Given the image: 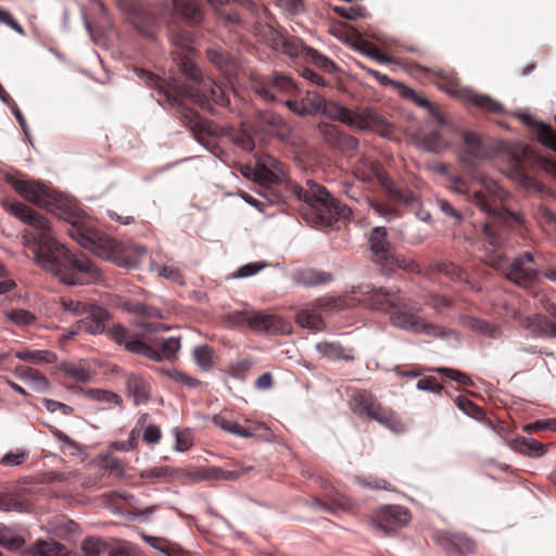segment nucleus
<instances>
[{
	"label": "nucleus",
	"mask_w": 556,
	"mask_h": 556,
	"mask_svg": "<svg viewBox=\"0 0 556 556\" xmlns=\"http://www.w3.org/2000/svg\"><path fill=\"white\" fill-rule=\"evenodd\" d=\"M174 14L169 23L172 42L181 50L176 53L175 60H179L181 73L189 79L186 84H168L153 73L136 68L137 77L155 90L154 97L162 105L168 104L177 108L181 123L191 130L198 141H203L204 136L212 135L211 124L203 119L195 111L181 104L180 99L187 98L204 110L214 113V105L226 106L229 98L224 89L211 78H203L200 68L192 63L193 33L188 26H179L177 17L190 24L202 21L203 14L194 0H173Z\"/></svg>",
	"instance_id": "obj_1"
},
{
	"label": "nucleus",
	"mask_w": 556,
	"mask_h": 556,
	"mask_svg": "<svg viewBox=\"0 0 556 556\" xmlns=\"http://www.w3.org/2000/svg\"><path fill=\"white\" fill-rule=\"evenodd\" d=\"M3 178L25 200L66 222L68 236L97 256L119 267L134 268L146 255L144 247L122 243L97 229L74 200L46 184L21 179L12 174H3Z\"/></svg>",
	"instance_id": "obj_2"
},
{
	"label": "nucleus",
	"mask_w": 556,
	"mask_h": 556,
	"mask_svg": "<svg viewBox=\"0 0 556 556\" xmlns=\"http://www.w3.org/2000/svg\"><path fill=\"white\" fill-rule=\"evenodd\" d=\"M3 206L28 225L23 235V243L27 255L31 254L38 266L58 276L68 286L88 285L100 279L99 268L89 258L72 253L55 239L46 217L17 200H4Z\"/></svg>",
	"instance_id": "obj_3"
},
{
	"label": "nucleus",
	"mask_w": 556,
	"mask_h": 556,
	"mask_svg": "<svg viewBox=\"0 0 556 556\" xmlns=\"http://www.w3.org/2000/svg\"><path fill=\"white\" fill-rule=\"evenodd\" d=\"M438 172L447 177L451 190L467 195L470 202L488 215L489 220L482 225L481 232L491 247H502L508 232L521 225V217L506 206L508 192L492 178L477 170L472 172L471 176L479 182L480 188L471 191L464 178L450 174L447 165L440 164Z\"/></svg>",
	"instance_id": "obj_4"
},
{
	"label": "nucleus",
	"mask_w": 556,
	"mask_h": 556,
	"mask_svg": "<svg viewBox=\"0 0 556 556\" xmlns=\"http://www.w3.org/2000/svg\"><path fill=\"white\" fill-rule=\"evenodd\" d=\"M352 294L354 296L318 299L316 306L343 308L359 303L372 309L389 313L390 321L394 327L431 337L444 336L443 328L422 318L418 314L421 307L412 299L403 296L400 291L361 285L353 288Z\"/></svg>",
	"instance_id": "obj_5"
},
{
	"label": "nucleus",
	"mask_w": 556,
	"mask_h": 556,
	"mask_svg": "<svg viewBox=\"0 0 556 556\" xmlns=\"http://www.w3.org/2000/svg\"><path fill=\"white\" fill-rule=\"evenodd\" d=\"M355 177L368 187L378 184L387 197V202L371 200L370 207L381 217L397 218L402 215L399 205L414 208L418 199L407 187L396 185L379 161L363 157L354 167Z\"/></svg>",
	"instance_id": "obj_6"
},
{
	"label": "nucleus",
	"mask_w": 556,
	"mask_h": 556,
	"mask_svg": "<svg viewBox=\"0 0 556 556\" xmlns=\"http://www.w3.org/2000/svg\"><path fill=\"white\" fill-rule=\"evenodd\" d=\"M291 193L306 204L305 218L315 227L330 228L334 222L351 218L352 208L332 198L325 187L307 180L305 187L290 182Z\"/></svg>",
	"instance_id": "obj_7"
},
{
	"label": "nucleus",
	"mask_w": 556,
	"mask_h": 556,
	"mask_svg": "<svg viewBox=\"0 0 556 556\" xmlns=\"http://www.w3.org/2000/svg\"><path fill=\"white\" fill-rule=\"evenodd\" d=\"M525 123L542 144L556 152V131L549 125L536 122L530 116L525 117ZM534 168L543 169L556 177V161L532 155L528 150H523L521 156L514 155L510 160L509 175L525 188H536Z\"/></svg>",
	"instance_id": "obj_8"
},
{
	"label": "nucleus",
	"mask_w": 556,
	"mask_h": 556,
	"mask_svg": "<svg viewBox=\"0 0 556 556\" xmlns=\"http://www.w3.org/2000/svg\"><path fill=\"white\" fill-rule=\"evenodd\" d=\"M420 71L424 72L426 77L439 89L444 90L452 96L462 97L473 105L488 112L498 113L502 111V105L489 96L477 93L468 88H463L460 79L452 70H430L427 67H420Z\"/></svg>",
	"instance_id": "obj_9"
},
{
	"label": "nucleus",
	"mask_w": 556,
	"mask_h": 556,
	"mask_svg": "<svg viewBox=\"0 0 556 556\" xmlns=\"http://www.w3.org/2000/svg\"><path fill=\"white\" fill-rule=\"evenodd\" d=\"M488 264L501 270L508 280L522 288H530L539 276V267L533 253L527 251L514 260L497 253L488 257Z\"/></svg>",
	"instance_id": "obj_10"
},
{
	"label": "nucleus",
	"mask_w": 556,
	"mask_h": 556,
	"mask_svg": "<svg viewBox=\"0 0 556 556\" xmlns=\"http://www.w3.org/2000/svg\"><path fill=\"white\" fill-rule=\"evenodd\" d=\"M350 406L355 415L376 420L391 430L395 431L401 426L399 416L391 408L382 406L377 397L367 390L355 391Z\"/></svg>",
	"instance_id": "obj_11"
},
{
	"label": "nucleus",
	"mask_w": 556,
	"mask_h": 556,
	"mask_svg": "<svg viewBox=\"0 0 556 556\" xmlns=\"http://www.w3.org/2000/svg\"><path fill=\"white\" fill-rule=\"evenodd\" d=\"M319 114L357 129H368L380 122L379 115L372 110L358 108L355 111H351L337 102H328L325 99Z\"/></svg>",
	"instance_id": "obj_12"
},
{
	"label": "nucleus",
	"mask_w": 556,
	"mask_h": 556,
	"mask_svg": "<svg viewBox=\"0 0 556 556\" xmlns=\"http://www.w3.org/2000/svg\"><path fill=\"white\" fill-rule=\"evenodd\" d=\"M233 319L237 324H244L257 333L268 336L286 334L291 331L290 323L278 315L268 314L262 311H243L235 314Z\"/></svg>",
	"instance_id": "obj_13"
},
{
	"label": "nucleus",
	"mask_w": 556,
	"mask_h": 556,
	"mask_svg": "<svg viewBox=\"0 0 556 556\" xmlns=\"http://www.w3.org/2000/svg\"><path fill=\"white\" fill-rule=\"evenodd\" d=\"M121 307L132 314L135 316L134 324L148 333H157L168 329L165 325L156 321L162 318V313L154 306L138 301H124Z\"/></svg>",
	"instance_id": "obj_14"
},
{
	"label": "nucleus",
	"mask_w": 556,
	"mask_h": 556,
	"mask_svg": "<svg viewBox=\"0 0 556 556\" xmlns=\"http://www.w3.org/2000/svg\"><path fill=\"white\" fill-rule=\"evenodd\" d=\"M252 89L267 102L277 100L276 93L292 94L296 89L292 78L274 73L268 77H257L252 80Z\"/></svg>",
	"instance_id": "obj_15"
},
{
	"label": "nucleus",
	"mask_w": 556,
	"mask_h": 556,
	"mask_svg": "<svg viewBox=\"0 0 556 556\" xmlns=\"http://www.w3.org/2000/svg\"><path fill=\"white\" fill-rule=\"evenodd\" d=\"M106 332L115 343L124 345L126 351L152 361H161V354L157 350L140 340L137 336L131 334L123 325L114 324Z\"/></svg>",
	"instance_id": "obj_16"
},
{
	"label": "nucleus",
	"mask_w": 556,
	"mask_h": 556,
	"mask_svg": "<svg viewBox=\"0 0 556 556\" xmlns=\"http://www.w3.org/2000/svg\"><path fill=\"white\" fill-rule=\"evenodd\" d=\"M412 518L409 510L401 505H384L374 515L376 528L383 533H393L405 527Z\"/></svg>",
	"instance_id": "obj_17"
},
{
	"label": "nucleus",
	"mask_w": 556,
	"mask_h": 556,
	"mask_svg": "<svg viewBox=\"0 0 556 556\" xmlns=\"http://www.w3.org/2000/svg\"><path fill=\"white\" fill-rule=\"evenodd\" d=\"M432 539L450 555L465 556L477 549V542L463 532L435 531Z\"/></svg>",
	"instance_id": "obj_18"
},
{
	"label": "nucleus",
	"mask_w": 556,
	"mask_h": 556,
	"mask_svg": "<svg viewBox=\"0 0 556 556\" xmlns=\"http://www.w3.org/2000/svg\"><path fill=\"white\" fill-rule=\"evenodd\" d=\"M371 260L381 268L394 264V249L388 238V230L384 227H374L368 238Z\"/></svg>",
	"instance_id": "obj_19"
},
{
	"label": "nucleus",
	"mask_w": 556,
	"mask_h": 556,
	"mask_svg": "<svg viewBox=\"0 0 556 556\" xmlns=\"http://www.w3.org/2000/svg\"><path fill=\"white\" fill-rule=\"evenodd\" d=\"M545 309L551 318L543 314H533L522 318L520 324L534 337L556 338V305L548 304Z\"/></svg>",
	"instance_id": "obj_20"
},
{
	"label": "nucleus",
	"mask_w": 556,
	"mask_h": 556,
	"mask_svg": "<svg viewBox=\"0 0 556 556\" xmlns=\"http://www.w3.org/2000/svg\"><path fill=\"white\" fill-rule=\"evenodd\" d=\"M81 316L84 317L75 325L76 330L70 332L71 336L81 331L89 334L102 333L105 331V323L111 317L108 309L92 303H89Z\"/></svg>",
	"instance_id": "obj_21"
},
{
	"label": "nucleus",
	"mask_w": 556,
	"mask_h": 556,
	"mask_svg": "<svg viewBox=\"0 0 556 556\" xmlns=\"http://www.w3.org/2000/svg\"><path fill=\"white\" fill-rule=\"evenodd\" d=\"M208 62L229 81L236 78L239 72V63L236 56L222 47L207 48L205 51Z\"/></svg>",
	"instance_id": "obj_22"
},
{
	"label": "nucleus",
	"mask_w": 556,
	"mask_h": 556,
	"mask_svg": "<svg viewBox=\"0 0 556 556\" xmlns=\"http://www.w3.org/2000/svg\"><path fill=\"white\" fill-rule=\"evenodd\" d=\"M318 132L324 141L331 148L341 151H353L358 146V140L353 136L344 134L338 126L320 122L317 125Z\"/></svg>",
	"instance_id": "obj_23"
},
{
	"label": "nucleus",
	"mask_w": 556,
	"mask_h": 556,
	"mask_svg": "<svg viewBox=\"0 0 556 556\" xmlns=\"http://www.w3.org/2000/svg\"><path fill=\"white\" fill-rule=\"evenodd\" d=\"M312 506L313 508L333 515L339 513H354L358 508L354 500L339 492L327 494L324 498H314Z\"/></svg>",
	"instance_id": "obj_24"
},
{
	"label": "nucleus",
	"mask_w": 556,
	"mask_h": 556,
	"mask_svg": "<svg viewBox=\"0 0 556 556\" xmlns=\"http://www.w3.org/2000/svg\"><path fill=\"white\" fill-rule=\"evenodd\" d=\"M217 11L220 21L225 26H239L242 23L238 5L250 8L253 3L250 0H208Z\"/></svg>",
	"instance_id": "obj_25"
},
{
	"label": "nucleus",
	"mask_w": 556,
	"mask_h": 556,
	"mask_svg": "<svg viewBox=\"0 0 556 556\" xmlns=\"http://www.w3.org/2000/svg\"><path fill=\"white\" fill-rule=\"evenodd\" d=\"M257 126L261 130L285 140L291 132V127L285 118L271 111H264L258 114Z\"/></svg>",
	"instance_id": "obj_26"
},
{
	"label": "nucleus",
	"mask_w": 556,
	"mask_h": 556,
	"mask_svg": "<svg viewBox=\"0 0 556 556\" xmlns=\"http://www.w3.org/2000/svg\"><path fill=\"white\" fill-rule=\"evenodd\" d=\"M324 99L315 91H307L301 100L288 99L285 104L299 116L317 115L320 113Z\"/></svg>",
	"instance_id": "obj_27"
},
{
	"label": "nucleus",
	"mask_w": 556,
	"mask_h": 556,
	"mask_svg": "<svg viewBox=\"0 0 556 556\" xmlns=\"http://www.w3.org/2000/svg\"><path fill=\"white\" fill-rule=\"evenodd\" d=\"M125 386L135 405L144 404L151 399V384L143 376L135 372L126 374Z\"/></svg>",
	"instance_id": "obj_28"
},
{
	"label": "nucleus",
	"mask_w": 556,
	"mask_h": 556,
	"mask_svg": "<svg viewBox=\"0 0 556 556\" xmlns=\"http://www.w3.org/2000/svg\"><path fill=\"white\" fill-rule=\"evenodd\" d=\"M258 167L256 178L262 184H275L279 177L277 173H282V164L274 156L265 154L258 157Z\"/></svg>",
	"instance_id": "obj_29"
},
{
	"label": "nucleus",
	"mask_w": 556,
	"mask_h": 556,
	"mask_svg": "<svg viewBox=\"0 0 556 556\" xmlns=\"http://www.w3.org/2000/svg\"><path fill=\"white\" fill-rule=\"evenodd\" d=\"M212 421L216 427L240 438H252L254 431L265 428V425L262 422H252L250 428H245L237 421L226 418V416L222 414L214 415Z\"/></svg>",
	"instance_id": "obj_30"
},
{
	"label": "nucleus",
	"mask_w": 556,
	"mask_h": 556,
	"mask_svg": "<svg viewBox=\"0 0 556 556\" xmlns=\"http://www.w3.org/2000/svg\"><path fill=\"white\" fill-rule=\"evenodd\" d=\"M464 143V152L467 156L462 159V163L467 169L470 168L472 161L468 157L480 159L485 156L484 147L481 138L473 131H465L462 136Z\"/></svg>",
	"instance_id": "obj_31"
},
{
	"label": "nucleus",
	"mask_w": 556,
	"mask_h": 556,
	"mask_svg": "<svg viewBox=\"0 0 556 556\" xmlns=\"http://www.w3.org/2000/svg\"><path fill=\"white\" fill-rule=\"evenodd\" d=\"M25 556H73L54 540H38L25 551Z\"/></svg>",
	"instance_id": "obj_32"
},
{
	"label": "nucleus",
	"mask_w": 556,
	"mask_h": 556,
	"mask_svg": "<svg viewBox=\"0 0 556 556\" xmlns=\"http://www.w3.org/2000/svg\"><path fill=\"white\" fill-rule=\"evenodd\" d=\"M510 447L516 452L532 456L539 457L545 454L546 446L536 441L535 439H526V438H517L510 442Z\"/></svg>",
	"instance_id": "obj_33"
},
{
	"label": "nucleus",
	"mask_w": 556,
	"mask_h": 556,
	"mask_svg": "<svg viewBox=\"0 0 556 556\" xmlns=\"http://www.w3.org/2000/svg\"><path fill=\"white\" fill-rule=\"evenodd\" d=\"M296 280L303 286L314 287L330 282L332 275L327 271L306 268L296 273Z\"/></svg>",
	"instance_id": "obj_34"
},
{
	"label": "nucleus",
	"mask_w": 556,
	"mask_h": 556,
	"mask_svg": "<svg viewBox=\"0 0 556 556\" xmlns=\"http://www.w3.org/2000/svg\"><path fill=\"white\" fill-rule=\"evenodd\" d=\"M403 96L415 103L417 106L426 109L431 116H433L440 124H444V118L441 115L439 108L430 102L422 94L416 92L414 89L405 87Z\"/></svg>",
	"instance_id": "obj_35"
},
{
	"label": "nucleus",
	"mask_w": 556,
	"mask_h": 556,
	"mask_svg": "<svg viewBox=\"0 0 556 556\" xmlns=\"http://www.w3.org/2000/svg\"><path fill=\"white\" fill-rule=\"evenodd\" d=\"M316 350L321 356L330 359H353V357L350 354H348L345 349L338 342H319L316 344Z\"/></svg>",
	"instance_id": "obj_36"
},
{
	"label": "nucleus",
	"mask_w": 556,
	"mask_h": 556,
	"mask_svg": "<svg viewBox=\"0 0 556 556\" xmlns=\"http://www.w3.org/2000/svg\"><path fill=\"white\" fill-rule=\"evenodd\" d=\"M192 355H193V359L195 362V364L204 371H210L211 369H213L215 363H214V357H215V352L214 350L204 344V345H198L193 349V352H192Z\"/></svg>",
	"instance_id": "obj_37"
},
{
	"label": "nucleus",
	"mask_w": 556,
	"mask_h": 556,
	"mask_svg": "<svg viewBox=\"0 0 556 556\" xmlns=\"http://www.w3.org/2000/svg\"><path fill=\"white\" fill-rule=\"evenodd\" d=\"M296 323L303 327L312 330H321L325 326L324 319L315 309H302L295 316Z\"/></svg>",
	"instance_id": "obj_38"
},
{
	"label": "nucleus",
	"mask_w": 556,
	"mask_h": 556,
	"mask_svg": "<svg viewBox=\"0 0 556 556\" xmlns=\"http://www.w3.org/2000/svg\"><path fill=\"white\" fill-rule=\"evenodd\" d=\"M62 371L65 377L81 383L89 382L92 378L91 371L83 364H64L62 366Z\"/></svg>",
	"instance_id": "obj_39"
},
{
	"label": "nucleus",
	"mask_w": 556,
	"mask_h": 556,
	"mask_svg": "<svg viewBox=\"0 0 556 556\" xmlns=\"http://www.w3.org/2000/svg\"><path fill=\"white\" fill-rule=\"evenodd\" d=\"M254 362L251 357H244L231 362L226 369V372L238 380H245L249 371L253 367Z\"/></svg>",
	"instance_id": "obj_40"
},
{
	"label": "nucleus",
	"mask_w": 556,
	"mask_h": 556,
	"mask_svg": "<svg viewBox=\"0 0 556 556\" xmlns=\"http://www.w3.org/2000/svg\"><path fill=\"white\" fill-rule=\"evenodd\" d=\"M467 326L471 330L492 339L501 336V328L498 326L483 319L470 318L467 323Z\"/></svg>",
	"instance_id": "obj_41"
},
{
	"label": "nucleus",
	"mask_w": 556,
	"mask_h": 556,
	"mask_svg": "<svg viewBox=\"0 0 556 556\" xmlns=\"http://www.w3.org/2000/svg\"><path fill=\"white\" fill-rule=\"evenodd\" d=\"M421 144L422 147L429 151L439 153L447 148V141L441 136V134L438 130H432L428 134H426L421 138Z\"/></svg>",
	"instance_id": "obj_42"
},
{
	"label": "nucleus",
	"mask_w": 556,
	"mask_h": 556,
	"mask_svg": "<svg viewBox=\"0 0 556 556\" xmlns=\"http://www.w3.org/2000/svg\"><path fill=\"white\" fill-rule=\"evenodd\" d=\"M15 357L25 362H29L33 364H41V363H50L52 362L53 354L48 351H30V350H21L15 353Z\"/></svg>",
	"instance_id": "obj_43"
},
{
	"label": "nucleus",
	"mask_w": 556,
	"mask_h": 556,
	"mask_svg": "<svg viewBox=\"0 0 556 556\" xmlns=\"http://www.w3.org/2000/svg\"><path fill=\"white\" fill-rule=\"evenodd\" d=\"M25 544V540L16 535L13 530L7 527H0V545L10 549H20Z\"/></svg>",
	"instance_id": "obj_44"
},
{
	"label": "nucleus",
	"mask_w": 556,
	"mask_h": 556,
	"mask_svg": "<svg viewBox=\"0 0 556 556\" xmlns=\"http://www.w3.org/2000/svg\"><path fill=\"white\" fill-rule=\"evenodd\" d=\"M306 60L311 61L315 66L329 74L334 73L338 70L337 65L330 59L320 54L313 48L312 50L306 51Z\"/></svg>",
	"instance_id": "obj_45"
},
{
	"label": "nucleus",
	"mask_w": 556,
	"mask_h": 556,
	"mask_svg": "<svg viewBox=\"0 0 556 556\" xmlns=\"http://www.w3.org/2000/svg\"><path fill=\"white\" fill-rule=\"evenodd\" d=\"M312 48L305 47L298 38H286L282 42V52L291 58L303 56L306 59V51Z\"/></svg>",
	"instance_id": "obj_46"
},
{
	"label": "nucleus",
	"mask_w": 556,
	"mask_h": 556,
	"mask_svg": "<svg viewBox=\"0 0 556 556\" xmlns=\"http://www.w3.org/2000/svg\"><path fill=\"white\" fill-rule=\"evenodd\" d=\"M425 304L431 307L437 314H443L444 311L453 307L454 302L453 299L446 295L432 293L428 295V298L425 301Z\"/></svg>",
	"instance_id": "obj_47"
},
{
	"label": "nucleus",
	"mask_w": 556,
	"mask_h": 556,
	"mask_svg": "<svg viewBox=\"0 0 556 556\" xmlns=\"http://www.w3.org/2000/svg\"><path fill=\"white\" fill-rule=\"evenodd\" d=\"M85 394L88 399L98 401V402H106L114 403L118 406H122L123 400L122 397L112 391L102 390V389H88L85 391Z\"/></svg>",
	"instance_id": "obj_48"
},
{
	"label": "nucleus",
	"mask_w": 556,
	"mask_h": 556,
	"mask_svg": "<svg viewBox=\"0 0 556 556\" xmlns=\"http://www.w3.org/2000/svg\"><path fill=\"white\" fill-rule=\"evenodd\" d=\"M438 270L444 274L445 276L450 277L452 280L465 281L467 283H470L468 280L467 273L452 262H442L438 264Z\"/></svg>",
	"instance_id": "obj_49"
},
{
	"label": "nucleus",
	"mask_w": 556,
	"mask_h": 556,
	"mask_svg": "<svg viewBox=\"0 0 556 556\" xmlns=\"http://www.w3.org/2000/svg\"><path fill=\"white\" fill-rule=\"evenodd\" d=\"M455 404L462 412L472 418L481 419L484 415L480 406L464 395L457 396L455 399Z\"/></svg>",
	"instance_id": "obj_50"
},
{
	"label": "nucleus",
	"mask_w": 556,
	"mask_h": 556,
	"mask_svg": "<svg viewBox=\"0 0 556 556\" xmlns=\"http://www.w3.org/2000/svg\"><path fill=\"white\" fill-rule=\"evenodd\" d=\"M141 477L153 481H167L174 477V470L168 466L152 467L143 470Z\"/></svg>",
	"instance_id": "obj_51"
},
{
	"label": "nucleus",
	"mask_w": 556,
	"mask_h": 556,
	"mask_svg": "<svg viewBox=\"0 0 556 556\" xmlns=\"http://www.w3.org/2000/svg\"><path fill=\"white\" fill-rule=\"evenodd\" d=\"M8 317L13 324L22 327L31 326L36 323L37 319L35 314L24 308L10 311L8 313Z\"/></svg>",
	"instance_id": "obj_52"
},
{
	"label": "nucleus",
	"mask_w": 556,
	"mask_h": 556,
	"mask_svg": "<svg viewBox=\"0 0 556 556\" xmlns=\"http://www.w3.org/2000/svg\"><path fill=\"white\" fill-rule=\"evenodd\" d=\"M353 481L365 489H371V490H390L391 485L390 483L380 478L375 477H362V476H354Z\"/></svg>",
	"instance_id": "obj_53"
},
{
	"label": "nucleus",
	"mask_w": 556,
	"mask_h": 556,
	"mask_svg": "<svg viewBox=\"0 0 556 556\" xmlns=\"http://www.w3.org/2000/svg\"><path fill=\"white\" fill-rule=\"evenodd\" d=\"M430 370L439 372V374L450 378L451 380L456 381L460 386H472L473 384L471 378L467 374H465L460 370L454 369V368L439 367V368L430 369Z\"/></svg>",
	"instance_id": "obj_54"
},
{
	"label": "nucleus",
	"mask_w": 556,
	"mask_h": 556,
	"mask_svg": "<svg viewBox=\"0 0 556 556\" xmlns=\"http://www.w3.org/2000/svg\"><path fill=\"white\" fill-rule=\"evenodd\" d=\"M166 374L172 380L189 389H195L201 386V381L199 379L191 377L188 374L180 371L178 369H168Z\"/></svg>",
	"instance_id": "obj_55"
},
{
	"label": "nucleus",
	"mask_w": 556,
	"mask_h": 556,
	"mask_svg": "<svg viewBox=\"0 0 556 556\" xmlns=\"http://www.w3.org/2000/svg\"><path fill=\"white\" fill-rule=\"evenodd\" d=\"M394 264L391 265V266H384L382 269L386 271V273H391L393 270H395L396 268H401L405 271H408V273H416V274H419L420 273V267L419 265L412 258H405V257H399L395 255V260H394Z\"/></svg>",
	"instance_id": "obj_56"
},
{
	"label": "nucleus",
	"mask_w": 556,
	"mask_h": 556,
	"mask_svg": "<svg viewBox=\"0 0 556 556\" xmlns=\"http://www.w3.org/2000/svg\"><path fill=\"white\" fill-rule=\"evenodd\" d=\"M60 305L64 312H68L74 316H80L84 314V311L89 305V303L63 296L60 299Z\"/></svg>",
	"instance_id": "obj_57"
},
{
	"label": "nucleus",
	"mask_w": 556,
	"mask_h": 556,
	"mask_svg": "<svg viewBox=\"0 0 556 556\" xmlns=\"http://www.w3.org/2000/svg\"><path fill=\"white\" fill-rule=\"evenodd\" d=\"M52 434L59 442L63 443V452L68 451L71 455H77L80 452L78 444L61 430L53 429Z\"/></svg>",
	"instance_id": "obj_58"
},
{
	"label": "nucleus",
	"mask_w": 556,
	"mask_h": 556,
	"mask_svg": "<svg viewBox=\"0 0 556 556\" xmlns=\"http://www.w3.org/2000/svg\"><path fill=\"white\" fill-rule=\"evenodd\" d=\"M179 349H180V340L178 338L172 337V338L163 340L161 351H159L161 354V359L163 357H165V358L174 357Z\"/></svg>",
	"instance_id": "obj_59"
},
{
	"label": "nucleus",
	"mask_w": 556,
	"mask_h": 556,
	"mask_svg": "<svg viewBox=\"0 0 556 556\" xmlns=\"http://www.w3.org/2000/svg\"><path fill=\"white\" fill-rule=\"evenodd\" d=\"M173 432L176 438L175 448L180 452L189 450L190 446L192 445V440L189 430H180L178 428H175Z\"/></svg>",
	"instance_id": "obj_60"
},
{
	"label": "nucleus",
	"mask_w": 556,
	"mask_h": 556,
	"mask_svg": "<svg viewBox=\"0 0 556 556\" xmlns=\"http://www.w3.org/2000/svg\"><path fill=\"white\" fill-rule=\"evenodd\" d=\"M416 387L420 391H430V392H433L435 394L441 393V391L443 389L442 384L433 376H428V377L421 378L417 382Z\"/></svg>",
	"instance_id": "obj_61"
},
{
	"label": "nucleus",
	"mask_w": 556,
	"mask_h": 556,
	"mask_svg": "<svg viewBox=\"0 0 556 556\" xmlns=\"http://www.w3.org/2000/svg\"><path fill=\"white\" fill-rule=\"evenodd\" d=\"M435 203L437 206L445 216L453 218L456 224H459L462 222V214L447 200L437 199Z\"/></svg>",
	"instance_id": "obj_62"
},
{
	"label": "nucleus",
	"mask_w": 556,
	"mask_h": 556,
	"mask_svg": "<svg viewBox=\"0 0 556 556\" xmlns=\"http://www.w3.org/2000/svg\"><path fill=\"white\" fill-rule=\"evenodd\" d=\"M162 438V430L154 424H149L143 429L142 440L147 444H156Z\"/></svg>",
	"instance_id": "obj_63"
},
{
	"label": "nucleus",
	"mask_w": 556,
	"mask_h": 556,
	"mask_svg": "<svg viewBox=\"0 0 556 556\" xmlns=\"http://www.w3.org/2000/svg\"><path fill=\"white\" fill-rule=\"evenodd\" d=\"M266 266L265 263H249L238 268L235 277L247 278L257 274L262 268Z\"/></svg>",
	"instance_id": "obj_64"
}]
</instances>
